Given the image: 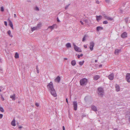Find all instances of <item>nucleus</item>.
<instances>
[{
    "mask_svg": "<svg viewBox=\"0 0 130 130\" xmlns=\"http://www.w3.org/2000/svg\"><path fill=\"white\" fill-rule=\"evenodd\" d=\"M0 70H2V69H0Z\"/></svg>",
    "mask_w": 130,
    "mask_h": 130,
    "instance_id": "obj_60",
    "label": "nucleus"
},
{
    "mask_svg": "<svg viewBox=\"0 0 130 130\" xmlns=\"http://www.w3.org/2000/svg\"><path fill=\"white\" fill-rule=\"evenodd\" d=\"M127 130H129L127 129Z\"/></svg>",
    "mask_w": 130,
    "mask_h": 130,
    "instance_id": "obj_63",
    "label": "nucleus"
},
{
    "mask_svg": "<svg viewBox=\"0 0 130 130\" xmlns=\"http://www.w3.org/2000/svg\"><path fill=\"white\" fill-rule=\"evenodd\" d=\"M10 45H11V44H10Z\"/></svg>",
    "mask_w": 130,
    "mask_h": 130,
    "instance_id": "obj_62",
    "label": "nucleus"
},
{
    "mask_svg": "<svg viewBox=\"0 0 130 130\" xmlns=\"http://www.w3.org/2000/svg\"><path fill=\"white\" fill-rule=\"evenodd\" d=\"M73 103L74 110H76L77 109V102L76 101H74L73 102Z\"/></svg>",
    "mask_w": 130,
    "mask_h": 130,
    "instance_id": "obj_7",
    "label": "nucleus"
},
{
    "mask_svg": "<svg viewBox=\"0 0 130 130\" xmlns=\"http://www.w3.org/2000/svg\"><path fill=\"white\" fill-rule=\"evenodd\" d=\"M114 74L113 73H111L108 76V79L110 80H113L114 78Z\"/></svg>",
    "mask_w": 130,
    "mask_h": 130,
    "instance_id": "obj_8",
    "label": "nucleus"
},
{
    "mask_svg": "<svg viewBox=\"0 0 130 130\" xmlns=\"http://www.w3.org/2000/svg\"><path fill=\"white\" fill-rule=\"evenodd\" d=\"M62 129H63V130H65V128L64 126H62Z\"/></svg>",
    "mask_w": 130,
    "mask_h": 130,
    "instance_id": "obj_47",
    "label": "nucleus"
},
{
    "mask_svg": "<svg viewBox=\"0 0 130 130\" xmlns=\"http://www.w3.org/2000/svg\"><path fill=\"white\" fill-rule=\"evenodd\" d=\"M102 66V64H100L99 65V67H101Z\"/></svg>",
    "mask_w": 130,
    "mask_h": 130,
    "instance_id": "obj_54",
    "label": "nucleus"
},
{
    "mask_svg": "<svg viewBox=\"0 0 130 130\" xmlns=\"http://www.w3.org/2000/svg\"><path fill=\"white\" fill-rule=\"evenodd\" d=\"M36 70L39 69L38 68V66H36Z\"/></svg>",
    "mask_w": 130,
    "mask_h": 130,
    "instance_id": "obj_49",
    "label": "nucleus"
},
{
    "mask_svg": "<svg viewBox=\"0 0 130 130\" xmlns=\"http://www.w3.org/2000/svg\"><path fill=\"white\" fill-rule=\"evenodd\" d=\"M95 62H97V60H95Z\"/></svg>",
    "mask_w": 130,
    "mask_h": 130,
    "instance_id": "obj_57",
    "label": "nucleus"
},
{
    "mask_svg": "<svg viewBox=\"0 0 130 130\" xmlns=\"http://www.w3.org/2000/svg\"><path fill=\"white\" fill-rule=\"evenodd\" d=\"M57 26L56 24H54L52 25V26H49L47 28V29L49 28L51 29L52 30L54 29V27L55 26Z\"/></svg>",
    "mask_w": 130,
    "mask_h": 130,
    "instance_id": "obj_15",
    "label": "nucleus"
},
{
    "mask_svg": "<svg viewBox=\"0 0 130 130\" xmlns=\"http://www.w3.org/2000/svg\"><path fill=\"white\" fill-rule=\"evenodd\" d=\"M66 46L67 48L71 47V44L70 43H68L66 44Z\"/></svg>",
    "mask_w": 130,
    "mask_h": 130,
    "instance_id": "obj_24",
    "label": "nucleus"
},
{
    "mask_svg": "<svg viewBox=\"0 0 130 130\" xmlns=\"http://www.w3.org/2000/svg\"><path fill=\"white\" fill-rule=\"evenodd\" d=\"M100 76H99L96 75L94 76V79L95 80H98Z\"/></svg>",
    "mask_w": 130,
    "mask_h": 130,
    "instance_id": "obj_22",
    "label": "nucleus"
},
{
    "mask_svg": "<svg viewBox=\"0 0 130 130\" xmlns=\"http://www.w3.org/2000/svg\"><path fill=\"white\" fill-rule=\"evenodd\" d=\"M22 126H20L19 127V129H20V128H22Z\"/></svg>",
    "mask_w": 130,
    "mask_h": 130,
    "instance_id": "obj_53",
    "label": "nucleus"
},
{
    "mask_svg": "<svg viewBox=\"0 0 130 130\" xmlns=\"http://www.w3.org/2000/svg\"><path fill=\"white\" fill-rule=\"evenodd\" d=\"M80 23H81V24L82 25H84V23H83V22H82V21H80Z\"/></svg>",
    "mask_w": 130,
    "mask_h": 130,
    "instance_id": "obj_44",
    "label": "nucleus"
},
{
    "mask_svg": "<svg viewBox=\"0 0 130 130\" xmlns=\"http://www.w3.org/2000/svg\"><path fill=\"white\" fill-rule=\"evenodd\" d=\"M84 21L86 23L88 22V20L87 19H85L84 20Z\"/></svg>",
    "mask_w": 130,
    "mask_h": 130,
    "instance_id": "obj_39",
    "label": "nucleus"
},
{
    "mask_svg": "<svg viewBox=\"0 0 130 130\" xmlns=\"http://www.w3.org/2000/svg\"><path fill=\"white\" fill-rule=\"evenodd\" d=\"M37 73H39V69L38 70H37Z\"/></svg>",
    "mask_w": 130,
    "mask_h": 130,
    "instance_id": "obj_52",
    "label": "nucleus"
},
{
    "mask_svg": "<svg viewBox=\"0 0 130 130\" xmlns=\"http://www.w3.org/2000/svg\"><path fill=\"white\" fill-rule=\"evenodd\" d=\"M121 50L117 49L115 50V53L116 55H118L119 52L121 51Z\"/></svg>",
    "mask_w": 130,
    "mask_h": 130,
    "instance_id": "obj_20",
    "label": "nucleus"
},
{
    "mask_svg": "<svg viewBox=\"0 0 130 130\" xmlns=\"http://www.w3.org/2000/svg\"><path fill=\"white\" fill-rule=\"evenodd\" d=\"M84 61H80L79 62V64L80 66H82L84 64Z\"/></svg>",
    "mask_w": 130,
    "mask_h": 130,
    "instance_id": "obj_27",
    "label": "nucleus"
},
{
    "mask_svg": "<svg viewBox=\"0 0 130 130\" xmlns=\"http://www.w3.org/2000/svg\"><path fill=\"white\" fill-rule=\"evenodd\" d=\"M14 17L15 18H16V17H17V16H16V14H14Z\"/></svg>",
    "mask_w": 130,
    "mask_h": 130,
    "instance_id": "obj_50",
    "label": "nucleus"
},
{
    "mask_svg": "<svg viewBox=\"0 0 130 130\" xmlns=\"http://www.w3.org/2000/svg\"><path fill=\"white\" fill-rule=\"evenodd\" d=\"M0 110L2 112H4V111L3 108L1 107H0Z\"/></svg>",
    "mask_w": 130,
    "mask_h": 130,
    "instance_id": "obj_31",
    "label": "nucleus"
},
{
    "mask_svg": "<svg viewBox=\"0 0 130 130\" xmlns=\"http://www.w3.org/2000/svg\"><path fill=\"white\" fill-rule=\"evenodd\" d=\"M15 94H14L12 95H11L10 96V98L12 99L13 101L15 100Z\"/></svg>",
    "mask_w": 130,
    "mask_h": 130,
    "instance_id": "obj_16",
    "label": "nucleus"
},
{
    "mask_svg": "<svg viewBox=\"0 0 130 130\" xmlns=\"http://www.w3.org/2000/svg\"><path fill=\"white\" fill-rule=\"evenodd\" d=\"M57 21L58 22H60V21L59 20L58 18V17H57Z\"/></svg>",
    "mask_w": 130,
    "mask_h": 130,
    "instance_id": "obj_43",
    "label": "nucleus"
},
{
    "mask_svg": "<svg viewBox=\"0 0 130 130\" xmlns=\"http://www.w3.org/2000/svg\"><path fill=\"white\" fill-rule=\"evenodd\" d=\"M71 63L73 66H74L76 64V61L75 60H73L71 61Z\"/></svg>",
    "mask_w": 130,
    "mask_h": 130,
    "instance_id": "obj_19",
    "label": "nucleus"
},
{
    "mask_svg": "<svg viewBox=\"0 0 130 130\" xmlns=\"http://www.w3.org/2000/svg\"><path fill=\"white\" fill-rule=\"evenodd\" d=\"M70 4L68 5H66L65 7V9L66 10L67 9H68V7H69V6L70 5Z\"/></svg>",
    "mask_w": 130,
    "mask_h": 130,
    "instance_id": "obj_30",
    "label": "nucleus"
},
{
    "mask_svg": "<svg viewBox=\"0 0 130 130\" xmlns=\"http://www.w3.org/2000/svg\"><path fill=\"white\" fill-rule=\"evenodd\" d=\"M98 94L102 96L104 93V91L102 87H99L98 88Z\"/></svg>",
    "mask_w": 130,
    "mask_h": 130,
    "instance_id": "obj_2",
    "label": "nucleus"
},
{
    "mask_svg": "<svg viewBox=\"0 0 130 130\" xmlns=\"http://www.w3.org/2000/svg\"><path fill=\"white\" fill-rule=\"evenodd\" d=\"M42 25V24L41 23H39L36 26L37 28L38 29L40 28L41 27Z\"/></svg>",
    "mask_w": 130,
    "mask_h": 130,
    "instance_id": "obj_21",
    "label": "nucleus"
},
{
    "mask_svg": "<svg viewBox=\"0 0 130 130\" xmlns=\"http://www.w3.org/2000/svg\"><path fill=\"white\" fill-rule=\"evenodd\" d=\"M50 130H52L51 129H50Z\"/></svg>",
    "mask_w": 130,
    "mask_h": 130,
    "instance_id": "obj_61",
    "label": "nucleus"
},
{
    "mask_svg": "<svg viewBox=\"0 0 130 130\" xmlns=\"http://www.w3.org/2000/svg\"><path fill=\"white\" fill-rule=\"evenodd\" d=\"M102 18V16L100 15L99 16L96 15V20L98 22Z\"/></svg>",
    "mask_w": 130,
    "mask_h": 130,
    "instance_id": "obj_12",
    "label": "nucleus"
},
{
    "mask_svg": "<svg viewBox=\"0 0 130 130\" xmlns=\"http://www.w3.org/2000/svg\"><path fill=\"white\" fill-rule=\"evenodd\" d=\"M84 47L85 48H87V45H84Z\"/></svg>",
    "mask_w": 130,
    "mask_h": 130,
    "instance_id": "obj_55",
    "label": "nucleus"
},
{
    "mask_svg": "<svg viewBox=\"0 0 130 130\" xmlns=\"http://www.w3.org/2000/svg\"><path fill=\"white\" fill-rule=\"evenodd\" d=\"M121 37L123 38H125L127 37V34L126 32H123L121 35Z\"/></svg>",
    "mask_w": 130,
    "mask_h": 130,
    "instance_id": "obj_9",
    "label": "nucleus"
},
{
    "mask_svg": "<svg viewBox=\"0 0 130 130\" xmlns=\"http://www.w3.org/2000/svg\"><path fill=\"white\" fill-rule=\"evenodd\" d=\"M3 117V115L0 114V119L2 118Z\"/></svg>",
    "mask_w": 130,
    "mask_h": 130,
    "instance_id": "obj_40",
    "label": "nucleus"
},
{
    "mask_svg": "<svg viewBox=\"0 0 130 130\" xmlns=\"http://www.w3.org/2000/svg\"><path fill=\"white\" fill-rule=\"evenodd\" d=\"M96 2L98 4H99V1L98 0H96Z\"/></svg>",
    "mask_w": 130,
    "mask_h": 130,
    "instance_id": "obj_45",
    "label": "nucleus"
},
{
    "mask_svg": "<svg viewBox=\"0 0 130 130\" xmlns=\"http://www.w3.org/2000/svg\"><path fill=\"white\" fill-rule=\"evenodd\" d=\"M7 33L9 35V36L11 37H13V36L11 34V32L10 30L8 31Z\"/></svg>",
    "mask_w": 130,
    "mask_h": 130,
    "instance_id": "obj_25",
    "label": "nucleus"
},
{
    "mask_svg": "<svg viewBox=\"0 0 130 130\" xmlns=\"http://www.w3.org/2000/svg\"><path fill=\"white\" fill-rule=\"evenodd\" d=\"M94 43L93 41L92 42L90 43L89 46V48L91 51H92L93 50V48L94 47Z\"/></svg>",
    "mask_w": 130,
    "mask_h": 130,
    "instance_id": "obj_5",
    "label": "nucleus"
},
{
    "mask_svg": "<svg viewBox=\"0 0 130 130\" xmlns=\"http://www.w3.org/2000/svg\"><path fill=\"white\" fill-rule=\"evenodd\" d=\"M126 78L128 82L130 83V73H127L126 74Z\"/></svg>",
    "mask_w": 130,
    "mask_h": 130,
    "instance_id": "obj_6",
    "label": "nucleus"
},
{
    "mask_svg": "<svg viewBox=\"0 0 130 130\" xmlns=\"http://www.w3.org/2000/svg\"><path fill=\"white\" fill-rule=\"evenodd\" d=\"M35 9L37 11H39V8L37 6L35 8Z\"/></svg>",
    "mask_w": 130,
    "mask_h": 130,
    "instance_id": "obj_34",
    "label": "nucleus"
},
{
    "mask_svg": "<svg viewBox=\"0 0 130 130\" xmlns=\"http://www.w3.org/2000/svg\"><path fill=\"white\" fill-rule=\"evenodd\" d=\"M107 20L109 21H112L113 20V18H112L108 17Z\"/></svg>",
    "mask_w": 130,
    "mask_h": 130,
    "instance_id": "obj_28",
    "label": "nucleus"
},
{
    "mask_svg": "<svg viewBox=\"0 0 130 130\" xmlns=\"http://www.w3.org/2000/svg\"><path fill=\"white\" fill-rule=\"evenodd\" d=\"M104 17L106 19H107L108 17H107L106 15H105L104 16Z\"/></svg>",
    "mask_w": 130,
    "mask_h": 130,
    "instance_id": "obj_38",
    "label": "nucleus"
},
{
    "mask_svg": "<svg viewBox=\"0 0 130 130\" xmlns=\"http://www.w3.org/2000/svg\"><path fill=\"white\" fill-rule=\"evenodd\" d=\"M86 37H87L86 35H84V36L83 38V39H82V41L83 42H84L85 41V40L86 39Z\"/></svg>",
    "mask_w": 130,
    "mask_h": 130,
    "instance_id": "obj_29",
    "label": "nucleus"
},
{
    "mask_svg": "<svg viewBox=\"0 0 130 130\" xmlns=\"http://www.w3.org/2000/svg\"><path fill=\"white\" fill-rule=\"evenodd\" d=\"M4 24L6 26H7V22L6 21H5L4 22Z\"/></svg>",
    "mask_w": 130,
    "mask_h": 130,
    "instance_id": "obj_41",
    "label": "nucleus"
},
{
    "mask_svg": "<svg viewBox=\"0 0 130 130\" xmlns=\"http://www.w3.org/2000/svg\"><path fill=\"white\" fill-rule=\"evenodd\" d=\"M74 48L75 50L77 52H82V50L80 48L77 46L75 44H74Z\"/></svg>",
    "mask_w": 130,
    "mask_h": 130,
    "instance_id": "obj_4",
    "label": "nucleus"
},
{
    "mask_svg": "<svg viewBox=\"0 0 130 130\" xmlns=\"http://www.w3.org/2000/svg\"><path fill=\"white\" fill-rule=\"evenodd\" d=\"M11 125L13 126H15V120L14 119L13 121L11 122Z\"/></svg>",
    "mask_w": 130,
    "mask_h": 130,
    "instance_id": "obj_18",
    "label": "nucleus"
},
{
    "mask_svg": "<svg viewBox=\"0 0 130 130\" xmlns=\"http://www.w3.org/2000/svg\"><path fill=\"white\" fill-rule=\"evenodd\" d=\"M8 21L9 23V25L11 27L12 29H13V25L12 22L10 20V19L9 18L8 19Z\"/></svg>",
    "mask_w": 130,
    "mask_h": 130,
    "instance_id": "obj_10",
    "label": "nucleus"
},
{
    "mask_svg": "<svg viewBox=\"0 0 130 130\" xmlns=\"http://www.w3.org/2000/svg\"><path fill=\"white\" fill-rule=\"evenodd\" d=\"M83 55V54H81L80 55H78V58H80V57H82Z\"/></svg>",
    "mask_w": 130,
    "mask_h": 130,
    "instance_id": "obj_33",
    "label": "nucleus"
},
{
    "mask_svg": "<svg viewBox=\"0 0 130 130\" xmlns=\"http://www.w3.org/2000/svg\"><path fill=\"white\" fill-rule=\"evenodd\" d=\"M128 120L129 121L130 123V116H129L128 117Z\"/></svg>",
    "mask_w": 130,
    "mask_h": 130,
    "instance_id": "obj_48",
    "label": "nucleus"
},
{
    "mask_svg": "<svg viewBox=\"0 0 130 130\" xmlns=\"http://www.w3.org/2000/svg\"><path fill=\"white\" fill-rule=\"evenodd\" d=\"M15 57L16 58H19V54L17 52L15 53Z\"/></svg>",
    "mask_w": 130,
    "mask_h": 130,
    "instance_id": "obj_26",
    "label": "nucleus"
},
{
    "mask_svg": "<svg viewBox=\"0 0 130 130\" xmlns=\"http://www.w3.org/2000/svg\"><path fill=\"white\" fill-rule=\"evenodd\" d=\"M103 28L101 26H98L96 27V30L99 31L100 30L103 29Z\"/></svg>",
    "mask_w": 130,
    "mask_h": 130,
    "instance_id": "obj_17",
    "label": "nucleus"
},
{
    "mask_svg": "<svg viewBox=\"0 0 130 130\" xmlns=\"http://www.w3.org/2000/svg\"><path fill=\"white\" fill-rule=\"evenodd\" d=\"M87 82V80L85 78H84L81 79L80 81V85H83L86 84Z\"/></svg>",
    "mask_w": 130,
    "mask_h": 130,
    "instance_id": "obj_3",
    "label": "nucleus"
},
{
    "mask_svg": "<svg viewBox=\"0 0 130 130\" xmlns=\"http://www.w3.org/2000/svg\"><path fill=\"white\" fill-rule=\"evenodd\" d=\"M67 58H64V59L65 60H67Z\"/></svg>",
    "mask_w": 130,
    "mask_h": 130,
    "instance_id": "obj_56",
    "label": "nucleus"
},
{
    "mask_svg": "<svg viewBox=\"0 0 130 130\" xmlns=\"http://www.w3.org/2000/svg\"><path fill=\"white\" fill-rule=\"evenodd\" d=\"M86 97H85V99H86Z\"/></svg>",
    "mask_w": 130,
    "mask_h": 130,
    "instance_id": "obj_58",
    "label": "nucleus"
},
{
    "mask_svg": "<svg viewBox=\"0 0 130 130\" xmlns=\"http://www.w3.org/2000/svg\"><path fill=\"white\" fill-rule=\"evenodd\" d=\"M60 77L59 76H58L55 79V82L59 83L60 82Z\"/></svg>",
    "mask_w": 130,
    "mask_h": 130,
    "instance_id": "obj_11",
    "label": "nucleus"
},
{
    "mask_svg": "<svg viewBox=\"0 0 130 130\" xmlns=\"http://www.w3.org/2000/svg\"><path fill=\"white\" fill-rule=\"evenodd\" d=\"M113 130H118V129L117 128H114Z\"/></svg>",
    "mask_w": 130,
    "mask_h": 130,
    "instance_id": "obj_51",
    "label": "nucleus"
},
{
    "mask_svg": "<svg viewBox=\"0 0 130 130\" xmlns=\"http://www.w3.org/2000/svg\"><path fill=\"white\" fill-rule=\"evenodd\" d=\"M35 105L37 107H38L39 106V103H36Z\"/></svg>",
    "mask_w": 130,
    "mask_h": 130,
    "instance_id": "obj_36",
    "label": "nucleus"
},
{
    "mask_svg": "<svg viewBox=\"0 0 130 130\" xmlns=\"http://www.w3.org/2000/svg\"><path fill=\"white\" fill-rule=\"evenodd\" d=\"M1 98L2 100V101H4L5 99H4V98L3 97V96H1Z\"/></svg>",
    "mask_w": 130,
    "mask_h": 130,
    "instance_id": "obj_42",
    "label": "nucleus"
},
{
    "mask_svg": "<svg viewBox=\"0 0 130 130\" xmlns=\"http://www.w3.org/2000/svg\"><path fill=\"white\" fill-rule=\"evenodd\" d=\"M1 11H4V8L3 7H2L1 8Z\"/></svg>",
    "mask_w": 130,
    "mask_h": 130,
    "instance_id": "obj_35",
    "label": "nucleus"
},
{
    "mask_svg": "<svg viewBox=\"0 0 130 130\" xmlns=\"http://www.w3.org/2000/svg\"><path fill=\"white\" fill-rule=\"evenodd\" d=\"M103 24H107L108 23V22L107 21H105L103 22Z\"/></svg>",
    "mask_w": 130,
    "mask_h": 130,
    "instance_id": "obj_32",
    "label": "nucleus"
},
{
    "mask_svg": "<svg viewBox=\"0 0 130 130\" xmlns=\"http://www.w3.org/2000/svg\"><path fill=\"white\" fill-rule=\"evenodd\" d=\"M105 2L108 3H109L110 2V0H105Z\"/></svg>",
    "mask_w": 130,
    "mask_h": 130,
    "instance_id": "obj_37",
    "label": "nucleus"
},
{
    "mask_svg": "<svg viewBox=\"0 0 130 130\" xmlns=\"http://www.w3.org/2000/svg\"><path fill=\"white\" fill-rule=\"evenodd\" d=\"M116 90L117 92H118L120 90V87L119 85L116 84L115 86Z\"/></svg>",
    "mask_w": 130,
    "mask_h": 130,
    "instance_id": "obj_13",
    "label": "nucleus"
},
{
    "mask_svg": "<svg viewBox=\"0 0 130 130\" xmlns=\"http://www.w3.org/2000/svg\"><path fill=\"white\" fill-rule=\"evenodd\" d=\"M66 102L68 104V100L67 98H66Z\"/></svg>",
    "mask_w": 130,
    "mask_h": 130,
    "instance_id": "obj_46",
    "label": "nucleus"
},
{
    "mask_svg": "<svg viewBox=\"0 0 130 130\" xmlns=\"http://www.w3.org/2000/svg\"><path fill=\"white\" fill-rule=\"evenodd\" d=\"M127 21L126 20V22H127Z\"/></svg>",
    "mask_w": 130,
    "mask_h": 130,
    "instance_id": "obj_59",
    "label": "nucleus"
},
{
    "mask_svg": "<svg viewBox=\"0 0 130 130\" xmlns=\"http://www.w3.org/2000/svg\"><path fill=\"white\" fill-rule=\"evenodd\" d=\"M91 108L94 111H97L96 107L93 105L91 106Z\"/></svg>",
    "mask_w": 130,
    "mask_h": 130,
    "instance_id": "obj_14",
    "label": "nucleus"
},
{
    "mask_svg": "<svg viewBox=\"0 0 130 130\" xmlns=\"http://www.w3.org/2000/svg\"><path fill=\"white\" fill-rule=\"evenodd\" d=\"M31 30L32 31H34L35 30H37L38 29L37 28V26L34 27L32 28H31Z\"/></svg>",
    "mask_w": 130,
    "mask_h": 130,
    "instance_id": "obj_23",
    "label": "nucleus"
},
{
    "mask_svg": "<svg viewBox=\"0 0 130 130\" xmlns=\"http://www.w3.org/2000/svg\"><path fill=\"white\" fill-rule=\"evenodd\" d=\"M47 87L48 90L50 92L51 94L54 97L57 96V94L56 91L54 88L53 84L52 82H51L47 85Z\"/></svg>",
    "mask_w": 130,
    "mask_h": 130,
    "instance_id": "obj_1",
    "label": "nucleus"
}]
</instances>
